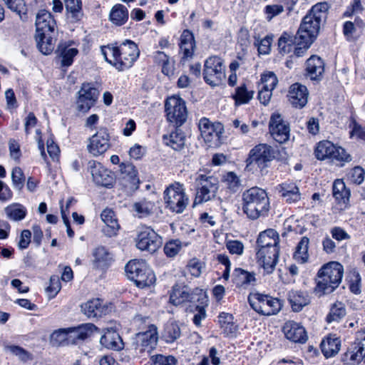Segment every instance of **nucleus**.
Wrapping results in <instances>:
<instances>
[{"instance_id":"37","label":"nucleus","mask_w":365,"mask_h":365,"mask_svg":"<svg viewBox=\"0 0 365 365\" xmlns=\"http://www.w3.org/2000/svg\"><path fill=\"white\" fill-rule=\"evenodd\" d=\"M296 46L295 36L284 32L278 40V50L282 55L289 54L293 51Z\"/></svg>"},{"instance_id":"3","label":"nucleus","mask_w":365,"mask_h":365,"mask_svg":"<svg viewBox=\"0 0 365 365\" xmlns=\"http://www.w3.org/2000/svg\"><path fill=\"white\" fill-rule=\"evenodd\" d=\"M242 202L244 212L252 220L265 215L269 209V201L266 191L258 187L245 190L242 194Z\"/></svg>"},{"instance_id":"64","label":"nucleus","mask_w":365,"mask_h":365,"mask_svg":"<svg viewBox=\"0 0 365 365\" xmlns=\"http://www.w3.org/2000/svg\"><path fill=\"white\" fill-rule=\"evenodd\" d=\"M226 247L231 254L240 255L243 253L244 245L239 240H230L226 243Z\"/></svg>"},{"instance_id":"22","label":"nucleus","mask_w":365,"mask_h":365,"mask_svg":"<svg viewBox=\"0 0 365 365\" xmlns=\"http://www.w3.org/2000/svg\"><path fill=\"white\" fill-rule=\"evenodd\" d=\"M283 331L286 338L292 341L305 343L307 340L304 328L294 321L286 322L283 327Z\"/></svg>"},{"instance_id":"50","label":"nucleus","mask_w":365,"mask_h":365,"mask_svg":"<svg viewBox=\"0 0 365 365\" xmlns=\"http://www.w3.org/2000/svg\"><path fill=\"white\" fill-rule=\"evenodd\" d=\"M70 338L73 339V334L71 327L66 329H59L54 331L51 335V341L53 345L58 346L68 340Z\"/></svg>"},{"instance_id":"11","label":"nucleus","mask_w":365,"mask_h":365,"mask_svg":"<svg viewBox=\"0 0 365 365\" xmlns=\"http://www.w3.org/2000/svg\"><path fill=\"white\" fill-rule=\"evenodd\" d=\"M168 120L177 126L182 125L187 120V110L185 101L179 96L169 97L165 104Z\"/></svg>"},{"instance_id":"16","label":"nucleus","mask_w":365,"mask_h":365,"mask_svg":"<svg viewBox=\"0 0 365 365\" xmlns=\"http://www.w3.org/2000/svg\"><path fill=\"white\" fill-rule=\"evenodd\" d=\"M99 95L98 91L91 83H83L78 91L77 109L86 113L95 104Z\"/></svg>"},{"instance_id":"24","label":"nucleus","mask_w":365,"mask_h":365,"mask_svg":"<svg viewBox=\"0 0 365 365\" xmlns=\"http://www.w3.org/2000/svg\"><path fill=\"white\" fill-rule=\"evenodd\" d=\"M81 309L89 318L101 317L108 312V307L98 298L88 301L81 305Z\"/></svg>"},{"instance_id":"42","label":"nucleus","mask_w":365,"mask_h":365,"mask_svg":"<svg viewBox=\"0 0 365 365\" xmlns=\"http://www.w3.org/2000/svg\"><path fill=\"white\" fill-rule=\"evenodd\" d=\"M181 335L179 325L175 322H170L165 324L162 334V338L166 343H173Z\"/></svg>"},{"instance_id":"48","label":"nucleus","mask_w":365,"mask_h":365,"mask_svg":"<svg viewBox=\"0 0 365 365\" xmlns=\"http://www.w3.org/2000/svg\"><path fill=\"white\" fill-rule=\"evenodd\" d=\"M346 315L345 305L340 302L334 303L330 309L329 314L327 317L328 323L333 322H339Z\"/></svg>"},{"instance_id":"41","label":"nucleus","mask_w":365,"mask_h":365,"mask_svg":"<svg viewBox=\"0 0 365 365\" xmlns=\"http://www.w3.org/2000/svg\"><path fill=\"white\" fill-rule=\"evenodd\" d=\"M130 280L133 281L137 287L144 288L152 285L155 282V277L153 272L147 267L145 272H140Z\"/></svg>"},{"instance_id":"9","label":"nucleus","mask_w":365,"mask_h":365,"mask_svg":"<svg viewBox=\"0 0 365 365\" xmlns=\"http://www.w3.org/2000/svg\"><path fill=\"white\" fill-rule=\"evenodd\" d=\"M248 302L256 312L265 316L277 314L282 305L277 298L258 292L250 294Z\"/></svg>"},{"instance_id":"51","label":"nucleus","mask_w":365,"mask_h":365,"mask_svg":"<svg viewBox=\"0 0 365 365\" xmlns=\"http://www.w3.org/2000/svg\"><path fill=\"white\" fill-rule=\"evenodd\" d=\"M6 351L17 356L23 362H26L33 359L32 354L24 348L16 345H6L4 347Z\"/></svg>"},{"instance_id":"61","label":"nucleus","mask_w":365,"mask_h":365,"mask_svg":"<svg viewBox=\"0 0 365 365\" xmlns=\"http://www.w3.org/2000/svg\"><path fill=\"white\" fill-rule=\"evenodd\" d=\"M181 242L179 240H171L167 242L164 247V252L169 257H173L181 250Z\"/></svg>"},{"instance_id":"1","label":"nucleus","mask_w":365,"mask_h":365,"mask_svg":"<svg viewBox=\"0 0 365 365\" xmlns=\"http://www.w3.org/2000/svg\"><path fill=\"white\" fill-rule=\"evenodd\" d=\"M105 60L118 71L130 68L140 55L137 44L125 40L119 46H103L101 48Z\"/></svg>"},{"instance_id":"6","label":"nucleus","mask_w":365,"mask_h":365,"mask_svg":"<svg viewBox=\"0 0 365 365\" xmlns=\"http://www.w3.org/2000/svg\"><path fill=\"white\" fill-rule=\"evenodd\" d=\"M274 158V153L270 145L259 144L250 151L246 160V169L252 173L262 171Z\"/></svg>"},{"instance_id":"7","label":"nucleus","mask_w":365,"mask_h":365,"mask_svg":"<svg viewBox=\"0 0 365 365\" xmlns=\"http://www.w3.org/2000/svg\"><path fill=\"white\" fill-rule=\"evenodd\" d=\"M314 153L318 160L329 159L341 166L351 160V155L344 148L336 146L329 140L320 141L317 144Z\"/></svg>"},{"instance_id":"45","label":"nucleus","mask_w":365,"mask_h":365,"mask_svg":"<svg viewBox=\"0 0 365 365\" xmlns=\"http://www.w3.org/2000/svg\"><path fill=\"white\" fill-rule=\"evenodd\" d=\"M309 240L307 237H302L299 242L294 253V258L300 263H304L308 260Z\"/></svg>"},{"instance_id":"14","label":"nucleus","mask_w":365,"mask_h":365,"mask_svg":"<svg viewBox=\"0 0 365 365\" xmlns=\"http://www.w3.org/2000/svg\"><path fill=\"white\" fill-rule=\"evenodd\" d=\"M269 132L272 138L279 143H286L290 135L289 124L279 113L272 115L269 120Z\"/></svg>"},{"instance_id":"62","label":"nucleus","mask_w":365,"mask_h":365,"mask_svg":"<svg viewBox=\"0 0 365 365\" xmlns=\"http://www.w3.org/2000/svg\"><path fill=\"white\" fill-rule=\"evenodd\" d=\"M284 6L279 4L267 5L264 8L266 19L270 21L274 17L279 15L284 11Z\"/></svg>"},{"instance_id":"49","label":"nucleus","mask_w":365,"mask_h":365,"mask_svg":"<svg viewBox=\"0 0 365 365\" xmlns=\"http://www.w3.org/2000/svg\"><path fill=\"white\" fill-rule=\"evenodd\" d=\"M253 91H247L245 85H242L235 89V93L232 97L235 101V105L247 103L253 98Z\"/></svg>"},{"instance_id":"46","label":"nucleus","mask_w":365,"mask_h":365,"mask_svg":"<svg viewBox=\"0 0 365 365\" xmlns=\"http://www.w3.org/2000/svg\"><path fill=\"white\" fill-rule=\"evenodd\" d=\"M73 334V339H84L97 330V327L91 324H83L77 327H71Z\"/></svg>"},{"instance_id":"52","label":"nucleus","mask_w":365,"mask_h":365,"mask_svg":"<svg viewBox=\"0 0 365 365\" xmlns=\"http://www.w3.org/2000/svg\"><path fill=\"white\" fill-rule=\"evenodd\" d=\"M365 178L364 170L360 166L351 168L346 174V180L356 185L361 184Z\"/></svg>"},{"instance_id":"36","label":"nucleus","mask_w":365,"mask_h":365,"mask_svg":"<svg viewBox=\"0 0 365 365\" xmlns=\"http://www.w3.org/2000/svg\"><path fill=\"white\" fill-rule=\"evenodd\" d=\"M193 34L188 30H185L180 36V49L185 57L192 56L195 48Z\"/></svg>"},{"instance_id":"31","label":"nucleus","mask_w":365,"mask_h":365,"mask_svg":"<svg viewBox=\"0 0 365 365\" xmlns=\"http://www.w3.org/2000/svg\"><path fill=\"white\" fill-rule=\"evenodd\" d=\"M67 19L72 23L80 21L83 17L81 0H63Z\"/></svg>"},{"instance_id":"47","label":"nucleus","mask_w":365,"mask_h":365,"mask_svg":"<svg viewBox=\"0 0 365 365\" xmlns=\"http://www.w3.org/2000/svg\"><path fill=\"white\" fill-rule=\"evenodd\" d=\"M147 267L148 266L145 261L133 259L126 264L125 269L128 279H131L140 272H145Z\"/></svg>"},{"instance_id":"56","label":"nucleus","mask_w":365,"mask_h":365,"mask_svg":"<svg viewBox=\"0 0 365 365\" xmlns=\"http://www.w3.org/2000/svg\"><path fill=\"white\" fill-rule=\"evenodd\" d=\"M278 83V79L273 72L264 73L261 78L259 87L273 91Z\"/></svg>"},{"instance_id":"8","label":"nucleus","mask_w":365,"mask_h":365,"mask_svg":"<svg viewBox=\"0 0 365 365\" xmlns=\"http://www.w3.org/2000/svg\"><path fill=\"white\" fill-rule=\"evenodd\" d=\"M195 182L197 192L194 200V205L201 204L212 200L219 187V181L217 178L206 174H197Z\"/></svg>"},{"instance_id":"17","label":"nucleus","mask_w":365,"mask_h":365,"mask_svg":"<svg viewBox=\"0 0 365 365\" xmlns=\"http://www.w3.org/2000/svg\"><path fill=\"white\" fill-rule=\"evenodd\" d=\"M109 147V135L103 128L100 129L90 138L87 145L88 152L95 157L105 153Z\"/></svg>"},{"instance_id":"15","label":"nucleus","mask_w":365,"mask_h":365,"mask_svg":"<svg viewBox=\"0 0 365 365\" xmlns=\"http://www.w3.org/2000/svg\"><path fill=\"white\" fill-rule=\"evenodd\" d=\"M279 248H259L257 252V262L265 274H272L279 260Z\"/></svg>"},{"instance_id":"25","label":"nucleus","mask_w":365,"mask_h":365,"mask_svg":"<svg viewBox=\"0 0 365 365\" xmlns=\"http://www.w3.org/2000/svg\"><path fill=\"white\" fill-rule=\"evenodd\" d=\"M101 218L106 225L103 229V233L110 237L115 236L120 229V225L113 210L106 208L101 212Z\"/></svg>"},{"instance_id":"60","label":"nucleus","mask_w":365,"mask_h":365,"mask_svg":"<svg viewBox=\"0 0 365 365\" xmlns=\"http://www.w3.org/2000/svg\"><path fill=\"white\" fill-rule=\"evenodd\" d=\"M150 359L151 365H176V360L172 356L157 354L152 356Z\"/></svg>"},{"instance_id":"34","label":"nucleus","mask_w":365,"mask_h":365,"mask_svg":"<svg viewBox=\"0 0 365 365\" xmlns=\"http://www.w3.org/2000/svg\"><path fill=\"white\" fill-rule=\"evenodd\" d=\"M288 299L294 312L301 311L309 303L308 294L300 291H290L288 294Z\"/></svg>"},{"instance_id":"43","label":"nucleus","mask_w":365,"mask_h":365,"mask_svg":"<svg viewBox=\"0 0 365 365\" xmlns=\"http://www.w3.org/2000/svg\"><path fill=\"white\" fill-rule=\"evenodd\" d=\"M128 18V11L126 7L121 4L115 5L110 13V20L117 26L125 23Z\"/></svg>"},{"instance_id":"18","label":"nucleus","mask_w":365,"mask_h":365,"mask_svg":"<svg viewBox=\"0 0 365 365\" xmlns=\"http://www.w3.org/2000/svg\"><path fill=\"white\" fill-rule=\"evenodd\" d=\"M198 127L204 140L210 143L217 141L224 131L221 123H213L206 118L200 120Z\"/></svg>"},{"instance_id":"30","label":"nucleus","mask_w":365,"mask_h":365,"mask_svg":"<svg viewBox=\"0 0 365 365\" xmlns=\"http://www.w3.org/2000/svg\"><path fill=\"white\" fill-rule=\"evenodd\" d=\"M101 344L110 349L120 350L123 348V342L116 331L108 329L100 339Z\"/></svg>"},{"instance_id":"58","label":"nucleus","mask_w":365,"mask_h":365,"mask_svg":"<svg viewBox=\"0 0 365 365\" xmlns=\"http://www.w3.org/2000/svg\"><path fill=\"white\" fill-rule=\"evenodd\" d=\"M120 172L123 175H125V178H128V180H130L132 182V183L135 184V182L138 181V172L135 166L133 165L132 164L123 163L122 165H120Z\"/></svg>"},{"instance_id":"28","label":"nucleus","mask_w":365,"mask_h":365,"mask_svg":"<svg viewBox=\"0 0 365 365\" xmlns=\"http://www.w3.org/2000/svg\"><path fill=\"white\" fill-rule=\"evenodd\" d=\"M307 75L312 80H318L324 72V63L321 58L317 56H311L307 61Z\"/></svg>"},{"instance_id":"19","label":"nucleus","mask_w":365,"mask_h":365,"mask_svg":"<svg viewBox=\"0 0 365 365\" xmlns=\"http://www.w3.org/2000/svg\"><path fill=\"white\" fill-rule=\"evenodd\" d=\"M90 171L93 180L98 185L110 187L114 182V177L112 172L100 163L96 161L90 162Z\"/></svg>"},{"instance_id":"39","label":"nucleus","mask_w":365,"mask_h":365,"mask_svg":"<svg viewBox=\"0 0 365 365\" xmlns=\"http://www.w3.org/2000/svg\"><path fill=\"white\" fill-rule=\"evenodd\" d=\"M57 52L61 57V65L69 66L72 64L73 58L77 55L78 50L76 48L70 47L66 43H61L58 46Z\"/></svg>"},{"instance_id":"20","label":"nucleus","mask_w":365,"mask_h":365,"mask_svg":"<svg viewBox=\"0 0 365 365\" xmlns=\"http://www.w3.org/2000/svg\"><path fill=\"white\" fill-rule=\"evenodd\" d=\"M309 98V92L307 87L301 83L292 84L288 91L287 98L289 103L295 108H304Z\"/></svg>"},{"instance_id":"13","label":"nucleus","mask_w":365,"mask_h":365,"mask_svg":"<svg viewBox=\"0 0 365 365\" xmlns=\"http://www.w3.org/2000/svg\"><path fill=\"white\" fill-rule=\"evenodd\" d=\"M158 339L157 327L154 324L148 327L145 331L138 333L134 339V348L136 351L150 354L155 348Z\"/></svg>"},{"instance_id":"40","label":"nucleus","mask_w":365,"mask_h":365,"mask_svg":"<svg viewBox=\"0 0 365 365\" xmlns=\"http://www.w3.org/2000/svg\"><path fill=\"white\" fill-rule=\"evenodd\" d=\"M333 196L339 203L346 204L349 200L350 190L346 187L342 180H336L333 185Z\"/></svg>"},{"instance_id":"59","label":"nucleus","mask_w":365,"mask_h":365,"mask_svg":"<svg viewBox=\"0 0 365 365\" xmlns=\"http://www.w3.org/2000/svg\"><path fill=\"white\" fill-rule=\"evenodd\" d=\"M61 288L59 277L57 275H53L50 277L49 286L46 287V292L50 297L53 298L58 293Z\"/></svg>"},{"instance_id":"55","label":"nucleus","mask_w":365,"mask_h":365,"mask_svg":"<svg viewBox=\"0 0 365 365\" xmlns=\"http://www.w3.org/2000/svg\"><path fill=\"white\" fill-rule=\"evenodd\" d=\"M224 182L227 187L232 192H237L240 186L241 181L239 177L233 172H229L224 176Z\"/></svg>"},{"instance_id":"53","label":"nucleus","mask_w":365,"mask_h":365,"mask_svg":"<svg viewBox=\"0 0 365 365\" xmlns=\"http://www.w3.org/2000/svg\"><path fill=\"white\" fill-rule=\"evenodd\" d=\"M11 180L14 187L21 191L24 186L25 176L22 169L19 167H15L11 171Z\"/></svg>"},{"instance_id":"2","label":"nucleus","mask_w":365,"mask_h":365,"mask_svg":"<svg viewBox=\"0 0 365 365\" xmlns=\"http://www.w3.org/2000/svg\"><path fill=\"white\" fill-rule=\"evenodd\" d=\"M329 6L327 3H319L312 6L304 17L297 34L307 45L312 43L320 29L321 22L327 19Z\"/></svg>"},{"instance_id":"4","label":"nucleus","mask_w":365,"mask_h":365,"mask_svg":"<svg viewBox=\"0 0 365 365\" xmlns=\"http://www.w3.org/2000/svg\"><path fill=\"white\" fill-rule=\"evenodd\" d=\"M343 274L344 268L340 263L326 264L318 272L317 289L323 294L332 292L341 283Z\"/></svg>"},{"instance_id":"5","label":"nucleus","mask_w":365,"mask_h":365,"mask_svg":"<svg viewBox=\"0 0 365 365\" xmlns=\"http://www.w3.org/2000/svg\"><path fill=\"white\" fill-rule=\"evenodd\" d=\"M165 207L177 214L182 213L189 204L184 185L178 182L170 184L163 192Z\"/></svg>"},{"instance_id":"23","label":"nucleus","mask_w":365,"mask_h":365,"mask_svg":"<svg viewBox=\"0 0 365 365\" xmlns=\"http://www.w3.org/2000/svg\"><path fill=\"white\" fill-rule=\"evenodd\" d=\"M36 33H53L56 23L53 16L46 10H41L36 17Z\"/></svg>"},{"instance_id":"32","label":"nucleus","mask_w":365,"mask_h":365,"mask_svg":"<svg viewBox=\"0 0 365 365\" xmlns=\"http://www.w3.org/2000/svg\"><path fill=\"white\" fill-rule=\"evenodd\" d=\"M93 264L96 268L104 269L112 261V255L103 246H98L93 252Z\"/></svg>"},{"instance_id":"21","label":"nucleus","mask_w":365,"mask_h":365,"mask_svg":"<svg viewBox=\"0 0 365 365\" xmlns=\"http://www.w3.org/2000/svg\"><path fill=\"white\" fill-rule=\"evenodd\" d=\"M198 294L191 291L187 286L175 285L170 296V302L174 305H180L187 302L199 300Z\"/></svg>"},{"instance_id":"54","label":"nucleus","mask_w":365,"mask_h":365,"mask_svg":"<svg viewBox=\"0 0 365 365\" xmlns=\"http://www.w3.org/2000/svg\"><path fill=\"white\" fill-rule=\"evenodd\" d=\"M153 209V204L150 202L143 200L133 205V210L139 217L148 216Z\"/></svg>"},{"instance_id":"29","label":"nucleus","mask_w":365,"mask_h":365,"mask_svg":"<svg viewBox=\"0 0 365 365\" xmlns=\"http://www.w3.org/2000/svg\"><path fill=\"white\" fill-rule=\"evenodd\" d=\"M53 33H36V41L39 51L44 55L50 54L55 47Z\"/></svg>"},{"instance_id":"35","label":"nucleus","mask_w":365,"mask_h":365,"mask_svg":"<svg viewBox=\"0 0 365 365\" xmlns=\"http://www.w3.org/2000/svg\"><path fill=\"white\" fill-rule=\"evenodd\" d=\"M165 143L175 150H179L185 145V136L179 128H175L168 135H163Z\"/></svg>"},{"instance_id":"12","label":"nucleus","mask_w":365,"mask_h":365,"mask_svg":"<svg viewBox=\"0 0 365 365\" xmlns=\"http://www.w3.org/2000/svg\"><path fill=\"white\" fill-rule=\"evenodd\" d=\"M135 243L138 249L153 253L160 247L162 238L150 227H141L138 231Z\"/></svg>"},{"instance_id":"27","label":"nucleus","mask_w":365,"mask_h":365,"mask_svg":"<svg viewBox=\"0 0 365 365\" xmlns=\"http://www.w3.org/2000/svg\"><path fill=\"white\" fill-rule=\"evenodd\" d=\"M320 347L326 358L332 357L339 353L341 349V340L335 335H329L322 340Z\"/></svg>"},{"instance_id":"57","label":"nucleus","mask_w":365,"mask_h":365,"mask_svg":"<svg viewBox=\"0 0 365 365\" xmlns=\"http://www.w3.org/2000/svg\"><path fill=\"white\" fill-rule=\"evenodd\" d=\"M6 6L16 12L22 18L21 14H26V4L24 0H3Z\"/></svg>"},{"instance_id":"38","label":"nucleus","mask_w":365,"mask_h":365,"mask_svg":"<svg viewBox=\"0 0 365 365\" xmlns=\"http://www.w3.org/2000/svg\"><path fill=\"white\" fill-rule=\"evenodd\" d=\"M6 216L12 221H20L25 218L27 214L26 208L19 203H12L4 208Z\"/></svg>"},{"instance_id":"26","label":"nucleus","mask_w":365,"mask_h":365,"mask_svg":"<svg viewBox=\"0 0 365 365\" xmlns=\"http://www.w3.org/2000/svg\"><path fill=\"white\" fill-rule=\"evenodd\" d=\"M279 236L276 230L269 229L259 233L257 244L259 248H279Z\"/></svg>"},{"instance_id":"33","label":"nucleus","mask_w":365,"mask_h":365,"mask_svg":"<svg viewBox=\"0 0 365 365\" xmlns=\"http://www.w3.org/2000/svg\"><path fill=\"white\" fill-rule=\"evenodd\" d=\"M233 276L234 282L239 287L247 288L255 284L256 278L253 272H247L241 268H236Z\"/></svg>"},{"instance_id":"63","label":"nucleus","mask_w":365,"mask_h":365,"mask_svg":"<svg viewBox=\"0 0 365 365\" xmlns=\"http://www.w3.org/2000/svg\"><path fill=\"white\" fill-rule=\"evenodd\" d=\"M364 356L354 354L353 351H346L341 356L342 361L348 365H358L362 361Z\"/></svg>"},{"instance_id":"10","label":"nucleus","mask_w":365,"mask_h":365,"mask_svg":"<svg viewBox=\"0 0 365 365\" xmlns=\"http://www.w3.org/2000/svg\"><path fill=\"white\" fill-rule=\"evenodd\" d=\"M203 76L205 82L212 86L220 85L225 79V66L218 56L209 57L205 62Z\"/></svg>"},{"instance_id":"44","label":"nucleus","mask_w":365,"mask_h":365,"mask_svg":"<svg viewBox=\"0 0 365 365\" xmlns=\"http://www.w3.org/2000/svg\"><path fill=\"white\" fill-rule=\"evenodd\" d=\"M282 196L289 202H295L300 200L299 188L294 184H283L280 186Z\"/></svg>"}]
</instances>
